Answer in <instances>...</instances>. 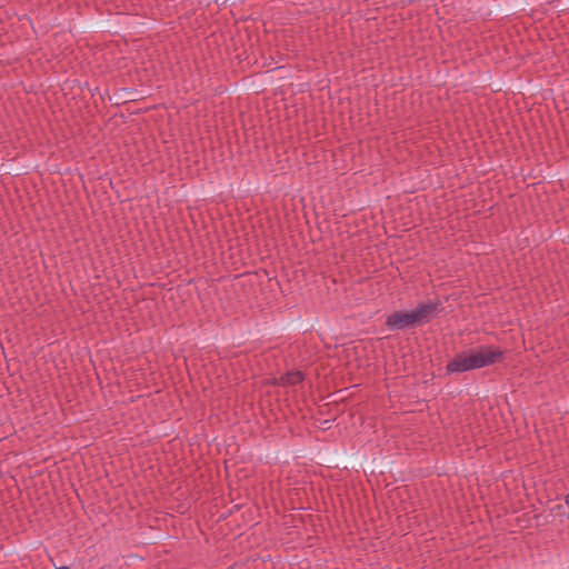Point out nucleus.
<instances>
[{
	"label": "nucleus",
	"instance_id": "obj_1",
	"mask_svg": "<svg viewBox=\"0 0 569 569\" xmlns=\"http://www.w3.org/2000/svg\"><path fill=\"white\" fill-rule=\"evenodd\" d=\"M502 358V351L493 347L479 349L457 355L447 365L449 373H461L473 369L491 366Z\"/></svg>",
	"mask_w": 569,
	"mask_h": 569
},
{
	"label": "nucleus",
	"instance_id": "obj_2",
	"mask_svg": "<svg viewBox=\"0 0 569 569\" xmlns=\"http://www.w3.org/2000/svg\"><path fill=\"white\" fill-rule=\"evenodd\" d=\"M386 325L391 330H403L416 326L415 318L410 311L395 312L387 317Z\"/></svg>",
	"mask_w": 569,
	"mask_h": 569
},
{
	"label": "nucleus",
	"instance_id": "obj_3",
	"mask_svg": "<svg viewBox=\"0 0 569 569\" xmlns=\"http://www.w3.org/2000/svg\"><path fill=\"white\" fill-rule=\"evenodd\" d=\"M437 303H422L411 310L412 317L415 318L416 325H422L429 322L437 312Z\"/></svg>",
	"mask_w": 569,
	"mask_h": 569
},
{
	"label": "nucleus",
	"instance_id": "obj_4",
	"mask_svg": "<svg viewBox=\"0 0 569 569\" xmlns=\"http://www.w3.org/2000/svg\"><path fill=\"white\" fill-rule=\"evenodd\" d=\"M104 30L117 31L116 27H113L112 23L106 19L87 21L79 26V31L81 32H99Z\"/></svg>",
	"mask_w": 569,
	"mask_h": 569
},
{
	"label": "nucleus",
	"instance_id": "obj_5",
	"mask_svg": "<svg viewBox=\"0 0 569 569\" xmlns=\"http://www.w3.org/2000/svg\"><path fill=\"white\" fill-rule=\"evenodd\" d=\"M303 380V375L300 371L288 372L280 378V385L293 386L298 385Z\"/></svg>",
	"mask_w": 569,
	"mask_h": 569
},
{
	"label": "nucleus",
	"instance_id": "obj_6",
	"mask_svg": "<svg viewBox=\"0 0 569 569\" xmlns=\"http://www.w3.org/2000/svg\"><path fill=\"white\" fill-rule=\"evenodd\" d=\"M516 9H517V6H515V4L505 6V4L496 3L492 8V11H493V13L510 14V13L515 12Z\"/></svg>",
	"mask_w": 569,
	"mask_h": 569
},
{
	"label": "nucleus",
	"instance_id": "obj_7",
	"mask_svg": "<svg viewBox=\"0 0 569 569\" xmlns=\"http://www.w3.org/2000/svg\"><path fill=\"white\" fill-rule=\"evenodd\" d=\"M20 22H21V26H22V27H24L26 24H28V26L32 29V31H33L34 33H38V32H39V30H37V29H36V27H34V24H33L32 20H31L28 16H24L22 19H20Z\"/></svg>",
	"mask_w": 569,
	"mask_h": 569
},
{
	"label": "nucleus",
	"instance_id": "obj_8",
	"mask_svg": "<svg viewBox=\"0 0 569 569\" xmlns=\"http://www.w3.org/2000/svg\"><path fill=\"white\" fill-rule=\"evenodd\" d=\"M566 505L569 507V495L566 497ZM568 520H569V513H568Z\"/></svg>",
	"mask_w": 569,
	"mask_h": 569
},
{
	"label": "nucleus",
	"instance_id": "obj_9",
	"mask_svg": "<svg viewBox=\"0 0 569 569\" xmlns=\"http://www.w3.org/2000/svg\"><path fill=\"white\" fill-rule=\"evenodd\" d=\"M57 569H69V568L63 566V567H60V568H57Z\"/></svg>",
	"mask_w": 569,
	"mask_h": 569
}]
</instances>
